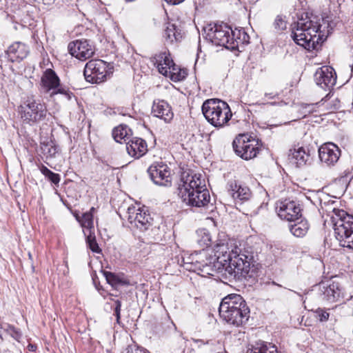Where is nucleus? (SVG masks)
<instances>
[{
  "label": "nucleus",
  "mask_w": 353,
  "mask_h": 353,
  "mask_svg": "<svg viewBox=\"0 0 353 353\" xmlns=\"http://www.w3.org/2000/svg\"><path fill=\"white\" fill-rule=\"evenodd\" d=\"M153 59L154 63L158 68L159 72L165 76L168 75L171 68L174 65L173 61L170 58V53L166 51L156 54Z\"/></svg>",
  "instance_id": "393cba45"
},
{
  "label": "nucleus",
  "mask_w": 353,
  "mask_h": 353,
  "mask_svg": "<svg viewBox=\"0 0 353 353\" xmlns=\"http://www.w3.org/2000/svg\"><path fill=\"white\" fill-rule=\"evenodd\" d=\"M102 273L104 277L105 278L107 282L112 286L116 287L117 285H119L121 283V281L119 279V277L115 274L105 270H103Z\"/></svg>",
  "instance_id": "f704fd0d"
},
{
  "label": "nucleus",
  "mask_w": 353,
  "mask_h": 353,
  "mask_svg": "<svg viewBox=\"0 0 353 353\" xmlns=\"http://www.w3.org/2000/svg\"><path fill=\"white\" fill-rule=\"evenodd\" d=\"M265 96L267 97L268 99H273L277 98L279 97V94L273 92L265 93Z\"/></svg>",
  "instance_id": "37998d69"
},
{
  "label": "nucleus",
  "mask_w": 353,
  "mask_h": 353,
  "mask_svg": "<svg viewBox=\"0 0 353 353\" xmlns=\"http://www.w3.org/2000/svg\"><path fill=\"white\" fill-rule=\"evenodd\" d=\"M165 1L172 5H177V4L182 3L184 0H165Z\"/></svg>",
  "instance_id": "c03bdc74"
},
{
  "label": "nucleus",
  "mask_w": 353,
  "mask_h": 353,
  "mask_svg": "<svg viewBox=\"0 0 353 353\" xmlns=\"http://www.w3.org/2000/svg\"><path fill=\"white\" fill-rule=\"evenodd\" d=\"M216 251L219 264L223 265V270L236 280L251 278L256 272L258 250L253 245L252 239H248L231 250L227 245H218Z\"/></svg>",
  "instance_id": "f257e3e1"
},
{
  "label": "nucleus",
  "mask_w": 353,
  "mask_h": 353,
  "mask_svg": "<svg viewBox=\"0 0 353 353\" xmlns=\"http://www.w3.org/2000/svg\"><path fill=\"white\" fill-rule=\"evenodd\" d=\"M165 38L170 42L178 41L182 38L181 32H178L174 24L169 25L165 30Z\"/></svg>",
  "instance_id": "473e14b6"
},
{
  "label": "nucleus",
  "mask_w": 353,
  "mask_h": 353,
  "mask_svg": "<svg viewBox=\"0 0 353 353\" xmlns=\"http://www.w3.org/2000/svg\"><path fill=\"white\" fill-rule=\"evenodd\" d=\"M276 205L277 214L281 219L292 222L301 219V206L296 201L290 199L280 200Z\"/></svg>",
  "instance_id": "4468645a"
},
{
  "label": "nucleus",
  "mask_w": 353,
  "mask_h": 353,
  "mask_svg": "<svg viewBox=\"0 0 353 353\" xmlns=\"http://www.w3.org/2000/svg\"><path fill=\"white\" fill-rule=\"evenodd\" d=\"M319 291L321 297L329 302L337 301L341 294V290L339 284L336 282H323L319 285Z\"/></svg>",
  "instance_id": "aec40b11"
},
{
  "label": "nucleus",
  "mask_w": 353,
  "mask_h": 353,
  "mask_svg": "<svg viewBox=\"0 0 353 353\" xmlns=\"http://www.w3.org/2000/svg\"><path fill=\"white\" fill-rule=\"evenodd\" d=\"M184 268L190 272H197L199 274L214 275L223 270V265L217 261L216 251L205 250L199 252V257L196 258L192 264L185 263Z\"/></svg>",
  "instance_id": "6e6552de"
},
{
  "label": "nucleus",
  "mask_w": 353,
  "mask_h": 353,
  "mask_svg": "<svg viewBox=\"0 0 353 353\" xmlns=\"http://www.w3.org/2000/svg\"><path fill=\"white\" fill-rule=\"evenodd\" d=\"M202 112L206 120L214 127H222L232 117L229 105L218 99H210L202 105Z\"/></svg>",
  "instance_id": "0eeeda50"
},
{
  "label": "nucleus",
  "mask_w": 353,
  "mask_h": 353,
  "mask_svg": "<svg viewBox=\"0 0 353 353\" xmlns=\"http://www.w3.org/2000/svg\"><path fill=\"white\" fill-rule=\"evenodd\" d=\"M227 190L236 204H242L252 196V192L249 187L236 180L228 181Z\"/></svg>",
  "instance_id": "f3484780"
},
{
  "label": "nucleus",
  "mask_w": 353,
  "mask_h": 353,
  "mask_svg": "<svg viewBox=\"0 0 353 353\" xmlns=\"http://www.w3.org/2000/svg\"><path fill=\"white\" fill-rule=\"evenodd\" d=\"M0 339H3V336H2V323L0 324Z\"/></svg>",
  "instance_id": "de8ad7c7"
},
{
  "label": "nucleus",
  "mask_w": 353,
  "mask_h": 353,
  "mask_svg": "<svg viewBox=\"0 0 353 353\" xmlns=\"http://www.w3.org/2000/svg\"><path fill=\"white\" fill-rule=\"evenodd\" d=\"M178 195L186 205L201 208L210 201V195L201 175L183 172L178 183Z\"/></svg>",
  "instance_id": "7ed1b4c3"
},
{
  "label": "nucleus",
  "mask_w": 353,
  "mask_h": 353,
  "mask_svg": "<svg viewBox=\"0 0 353 353\" xmlns=\"http://www.w3.org/2000/svg\"><path fill=\"white\" fill-rule=\"evenodd\" d=\"M41 172L50 181H51L54 185H58L60 182L61 177L59 174L54 173L50 170H49L45 165H41L39 168Z\"/></svg>",
  "instance_id": "72a5a7b5"
},
{
  "label": "nucleus",
  "mask_w": 353,
  "mask_h": 353,
  "mask_svg": "<svg viewBox=\"0 0 353 353\" xmlns=\"http://www.w3.org/2000/svg\"><path fill=\"white\" fill-rule=\"evenodd\" d=\"M206 39L216 46H223L232 50L239 48V43L248 42V35L239 30H232L225 23L210 24L204 28Z\"/></svg>",
  "instance_id": "20e7f679"
},
{
  "label": "nucleus",
  "mask_w": 353,
  "mask_h": 353,
  "mask_svg": "<svg viewBox=\"0 0 353 353\" xmlns=\"http://www.w3.org/2000/svg\"><path fill=\"white\" fill-rule=\"evenodd\" d=\"M219 312L224 321L236 327L245 324L250 317V309L245 301L236 294L224 297L220 303Z\"/></svg>",
  "instance_id": "39448f33"
},
{
  "label": "nucleus",
  "mask_w": 353,
  "mask_h": 353,
  "mask_svg": "<svg viewBox=\"0 0 353 353\" xmlns=\"http://www.w3.org/2000/svg\"><path fill=\"white\" fill-rule=\"evenodd\" d=\"M125 353H150L148 350L143 347L137 346L136 345H128L125 349Z\"/></svg>",
  "instance_id": "58836bf2"
},
{
  "label": "nucleus",
  "mask_w": 353,
  "mask_h": 353,
  "mask_svg": "<svg viewBox=\"0 0 353 353\" xmlns=\"http://www.w3.org/2000/svg\"><path fill=\"white\" fill-rule=\"evenodd\" d=\"M331 216L336 238L343 247L353 250V216L334 208Z\"/></svg>",
  "instance_id": "423d86ee"
},
{
  "label": "nucleus",
  "mask_w": 353,
  "mask_h": 353,
  "mask_svg": "<svg viewBox=\"0 0 353 353\" xmlns=\"http://www.w3.org/2000/svg\"><path fill=\"white\" fill-rule=\"evenodd\" d=\"M314 80L322 89H330L335 85L336 81L334 70L330 66L319 68L314 74Z\"/></svg>",
  "instance_id": "6ab92c4d"
},
{
  "label": "nucleus",
  "mask_w": 353,
  "mask_h": 353,
  "mask_svg": "<svg viewBox=\"0 0 353 353\" xmlns=\"http://www.w3.org/2000/svg\"><path fill=\"white\" fill-rule=\"evenodd\" d=\"M247 353H279L274 345L263 341L256 342L252 348L248 349Z\"/></svg>",
  "instance_id": "cd10ccee"
},
{
  "label": "nucleus",
  "mask_w": 353,
  "mask_h": 353,
  "mask_svg": "<svg viewBox=\"0 0 353 353\" xmlns=\"http://www.w3.org/2000/svg\"><path fill=\"white\" fill-rule=\"evenodd\" d=\"M315 317L321 322H325L329 319L330 314L326 310L318 308L314 311Z\"/></svg>",
  "instance_id": "4c0bfd02"
},
{
  "label": "nucleus",
  "mask_w": 353,
  "mask_h": 353,
  "mask_svg": "<svg viewBox=\"0 0 353 353\" xmlns=\"http://www.w3.org/2000/svg\"><path fill=\"white\" fill-rule=\"evenodd\" d=\"M294 222V224L289 225V228L291 233L297 237H303L305 236L309 230V224L307 221L305 219H301L300 221L298 220Z\"/></svg>",
  "instance_id": "a878e982"
},
{
  "label": "nucleus",
  "mask_w": 353,
  "mask_h": 353,
  "mask_svg": "<svg viewBox=\"0 0 353 353\" xmlns=\"http://www.w3.org/2000/svg\"><path fill=\"white\" fill-rule=\"evenodd\" d=\"M148 173L155 184L161 186L171 185V170L165 163L154 162L148 168Z\"/></svg>",
  "instance_id": "2eb2a0df"
},
{
  "label": "nucleus",
  "mask_w": 353,
  "mask_h": 353,
  "mask_svg": "<svg viewBox=\"0 0 353 353\" xmlns=\"http://www.w3.org/2000/svg\"><path fill=\"white\" fill-rule=\"evenodd\" d=\"M319 103H320V102L316 103H310V104L303 103V104H301V108L303 110L304 114H306V113L310 114L315 111V107L316 105H318Z\"/></svg>",
  "instance_id": "ea45409f"
},
{
  "label": "nucleus",
  "mask_w": 353,
  "mask_h": 353,
  "mask_svg": "<svg viewBox=\"0 0 353 353\" xmlns=\"http://www.w3.org/2000/svg\"><path fill=\"white\" fill-rule=\"evenodd\" d=\"M273 27L277 32L285 30L287 27V23L284 17H283L281 15L276 16L273 23Z\"/></svg>",
  "instance_id": "c9c22d12"
},
{
  "label": "nucleus",
  "mask_w": 353,
  "mask_h": 353,
  "mask_svg": "<svg viewBox=\"0 0 353 353\" xmlns=\"http://www.w3.org/2000/svg\"><path fill=\"white\" fill-rule=\"evenodd\" d=\"M121 301L119 300H116L114 301V315L116 316V319H117V323H120V319H121Z\"/></svg>",
  "instance_id": "a19ab883"
},
{
  "label": "nucleus",
  "mask_w": 353,
  "mask_h": 353,
  "mask_svg": "<svg viewBox=\"0 0 353 353\" xmlns=\"http://www.w3.org/2000/svg\"><path fill=\"white\" fill-rule=\"evenodd\" d=\"M318 152L321 162L327 167L334 166L341 156L339 148L331 142L321 145Z\"/></svg>",
  "instance_id": "dca6fc26"
},
{
  "label": "nucleus",
  "mask_w": 353,
  "mask_h": 353,
  "mask_svg": "<svg viewBox=\"0 0 353 353\" xmlns=\"http://www.w3.org/2000/svg\"><path fill=\"white\" fill-rule=\"evenodd\" d=\"M41 85L46 93L51 91L50 97L57 94H64L68 99H71L72 92L60 85V79L55 72L52 69H47L43 74Z\"/></svg>",
  "instance_id": "f8f14e48"
},
{
  "label": "nucleus",
  "mask_w": 353,
  "mask_h": 353,
  "mask_svg": "<svg viewBox=\"0 0 353 353\" xmlns=\"http://www.w3.org/2000/svg\"><path fill=\"white\" fill-rule=\"evenodd\" d=\"M128 220L132 227H135L141 232L146 231L152 225L153 219L146 210L140 207H129Z\"/></svg>",
  "instance_id": "ddd939ff"
},
{
  "label": "nucleus",
  "mask_w": 353,
  "mask_h": 353,
  "mask_svg": "<svg viewBox=\"0 0 353 353\" xmlns=\"http://www.w3.org/2000/svg\"><path fill=\"white\" fill-rule=\"evenodd\" d=\"M70 54L79 59H87L94 53V48L87 40H76L68 46Z\"/></svg>",
  "instance_id": "a211bd4d"
},
{
  "label": "nucleus",
  "mask_w": 353,
  "mask_h": 353,
  "mask_svg": "<svg viewBox=\"0 0 353 353\" xmlns=\"http://www.w3.org/2000/svg\"><path fill=\"white\" fill-rule=\"evenodd\" d=\"M130 130L128 128L127 125H120L119 126L115 128L112 132V136L114 139L119 143H121L122 140L126 141V138L128 136V132Z\"/></svg>",
  "instance_id": "7c9ffc66"
},
{
  "label": "nucleus",
  "mask_w": 353,
  "mask_h": 353,
  "mask_svg": "<svg viewBox=\"0 0 353 353\" xmlns=\"http://www.w3.org/2000/svg\"><path fill=\"white\" fill-rule=\"evenodd\" d=\"M210 238L209 236V234H206L204 239V243L208 246L210 244Z\"/></svg>",
  "instance_id": "a18cd8bd"
},
{
  "label": "nucleus",
  "mask_w": 353,
  "mask_h": 353,
  "mask_svg": "<svg viewBox=\"0 0 353 353\" xmlns=\"http://www.w3.org/2000/svg\"><path fill=\"white\" fill-rule=\"evenodd\" d=\"M40 150L46 159H54L59 153L58 146L52 141L41 142Z\"/></svg>",
  "instance_id": "bb28decb"
},
{
  "label": "nucleus",
  "mask_w": 353,
  "mask_h": 353,
  "mask_svg": "<svg viewBox=\"0 0 353 353\" xmlns=\"http://www.w3.org/2000/svg\"><path fill=\"white\" fill-rule=\"evenodd\" d=\"M126 150L130 156L139 159L148 150L146 142L141 138L134 137L126 143Z\"/></svg>",
  "instance_id": "b1692460"
},
{
  "label": "nucleus",
  "mask_w": 353,
  "mask_h": 353,
  "mask_svg": "<svg viewBox=\"0 0 353 353\" xmlns=\"http://www.w3.org/2000/svg\"><path fill=\"white\" fill-rule=\"evenodd\" d=\"M320 19L304 13L294 23L291 37L294 41L308 51L319 50L325 40L321 30Z\"/></svg>",
  "instance_id": "f03ea898"
},
{
  "label": "nucleus",
  "mask_w": 353,
  "mask_h": 353,
  "mask_svg": "<svg viewBox=\"0 0 353 353\" xmlns=\"http://www.w3.org/2000/svg\"><path fill=\"white\" fill-rule=\"evenodd\" d=\"M18 112L25 123L32 125L43 121L47 115L48 110L41 100L28 98L18 108Z\"/></svg>",
  "instance_id": "1a4fd4ad"
},
{
  "label": "nucleus",
  "mask_w": 353,
  "mask_h": 353,
  "mask_svg": "<svg viewBox=\"0 0 353 353\" xmlns=\"http://www.w3.org/2000/svg\"><path fill=\"white\" fill-rule=\"evenodd\" d=\"M113 72V66L101 59H92L85 66L83 74L91 83H100L106 81Z\"/></svg>",
  "instance_id": "9d476101"
},
{
  "label": "nucleus",
  "mask_w": 353,
  "mask_h": 353,
  "mask_svg": "<svg viewBox=\"0 0 353 353\" xmlns=\"http://www.w3.org/2000/svg\"><path fill=\"white\" fill-rule=\"evenodd\" d=\"M96 209L94 207H92L88 212L83 213L82 215L81 219L79 220L83 230H85L87 232L92 231L94 228L93 224V215L95 212Z\"/></svg>",
  "instance_id": "c85d7f7f"
},
{
  "label": "nucleus",
  "mask_w": 353,
  "mask_h": 353,
  "mask_svg": "<svg viewBox=\"0 0 353 353\" xmlns=\"http://www.w3.org/2000/svg\"><path fill=\"white\" fill-rule=\"evenodd\" d=\"M28 348L30 351L34 352L36 350V346L32 344H29Z\"/></svg>",
  "instance_id": "49530a36"
},
{
  "label": "nucleus",
  "mask_w": 353,
  "mask_h": 353,
  "mask_svg": "<svg viewBox=\"0 0 353 353\" xmlns=\"http://www.w3.org/2000/svg\"><path fill=\"white\" fill-rule=\"evenodd\" d=\"M28 53L29 48L25 43L19 41L10 45L6 52L8 59L11 62L23 60Z\"/></svg>",
  "instance_id": "4be33fe9"
},
{
  "label": "nucleus",
  "mask_w": 353,
  "mask_h": 353,
  "mask_svg": "<svg viewBox=\"0 0 353 353\" xmlns=\"http://www.w3.org/2000/svg\"><path fill=\"white\" fill-rule=\"evenodd\" d=\"M261 141L244 134H239L232 142L235 153L245 160L255 157L261 150Z\"/></svg>",
  "instance_id": "9b49d317"
},
{
  "label": "nucleus",
  "mask_w": 353,
  "mask_h": 353,
  "mask_svg": "<svg viewBox=\"0 0 353 353\" xmlns=\"http://www.w3.org/2000/svg\"><path fill=\"white\" fill-rule=\"evenodd\" d=\"M171 78L174 81H180L185 78L184 74H181V72L179 73H173L171 76Z\"/></svg>",
  "instance_id": "79ce46f5"
},
{
  "label": "nucleus",
  "mask_w": 353,
  "mask_h": 353,
  "mask_svg": "<svg viewBox=\"0 0 353 353\" xmlns=\"http://www.w3.org/2000/svg\"><path fill=\"white\" fill-rule=\"evenodd\" d=\"M28 257L31 261L32 260V256L30 252H28Z\"/></svg>",
  "instance_id": "09e8293b"
},
{
  "label": "nucleus",
  "mask_w": 353,
  "mask_h": 353,
  "mask_svg": "<svg viewBox=\"0 0 353 353\" xmlns=\"http://www.w3.org/2000/svg\"><path fill=\"white\" fill-rule=\"evenodd\" d=\"M152 113L154 117L163 120L165 123H170L174 117V113L169 103L160 99L154 101Z\"/></svg>",
  "instance_id": "412c9836"
},
{
  "label": "nucleus",
  "mask_w": 353,
  "mask_h": 353,
  "mask_svg": "<svg viewBox=\"0 0 353 353\" xmlns=\"http://www.w3.org/2000/svg\"><path fill=\"white\" fill-rule=\"evenodd\" d=\"M2 332L10 335L12 338L19 342L22 337L21 330L8 323H2Z\"/></svg>",
  "instance_id": "2f4dec72"
},
{
  "label": "nucleus",
  "mask_w": 353,
  "mask_h": 353,
  "mask_svg": "<svg viewBox=\"0 0 353 353\" xmlns=\"http://www.w3.org/2000/svg\"><path fill=\"white\" fill-rule=\"evenodd\" d=\"M199 257V252H195L186 257L181 256V259L177 257V263L180 266L184 268L185 263H190L192 264L196 258Z\"/></svg>",
  "instance_id": "e433bc0d"
},
{
  "label": "nucleus",
  "mask_w": 353,
  "mask_h": 353,
  "mask_svg": "<svg viewBox=\"0 0 353 353\" xmlns=\"http://www.w3.org/2000/svg\"><path fill=\"white\" fill-rule=\"evenodd\" d=\"M83 233L86 236L85 240L88 247L91 250L92 252L101 254L102 250L97 242L96 236L94 232H92L91 230H90L88 232H87L85 230H83Z\"/></svg>",
  "instance_id": "c756f323"
},
{
  "label": "nucleus",
  "mask_w": 353,
  "mask_h": 353,
  "mask_svg": "<svg viewBox=\"0 0 353 353\" xmlns=\"http://www.w3.org/2000/svg\"><path fill=\"white\" fill-rule=\"evenodd\" d=\"M290 152L292 161L299 167L311 162L312 155L314 150H310L307 147H299L297 149L294 148L293 150H290Z\"/></svg>",
  "instance_id": "5701e85b"
}]
</instances>
